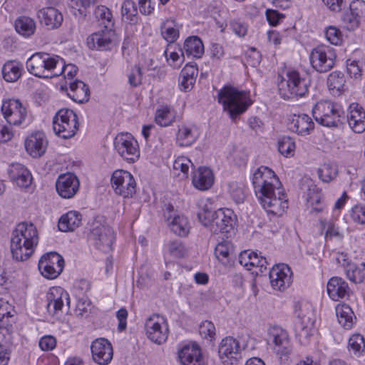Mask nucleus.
<instances>
[{"mask_svg":"<svg viewBox=\"0 0 365 365\" xmlns=\"http://www.w3.org/2000/svg\"><path fill=\"white\" fill-rule=\"evenodd\" d=\"M279 152L285 157L293 156L295 150V143L289 137H283L278 142Z\"/></svg>","mask_w":365,"mask_h":365,"instance_id":"nucleus-52","label":"nucleus"},{"mask_svg":"<svg viewBox=\"0 0 365 365\" xmlns=\"http://www.w3.org/2000/svg\"><path fill=\"white\" fill-rule=\"evenodd\" d=\"M94 15L98 21L104 25L105 28L113 27L114 21L113 14L108 7L103 5L98 6L95 9Z\"/></svg>","mask_w":365,"mask_h":365,"instance_id":"nucleus-46","label":"nucleus"},{"mask_svg":"<svg viewBox=\"0 0 365 365\" xmlns=\"http://www.w3.org/2000/svg\"><path fill=\"white\" fill-rule=\"evenodd\" d=\"M53 129L56 135L63 139L73 137L78 130L77 115L70 109H61L54 116Z\"/></svg>","mask_w":365,"mask_h":365,"instance_id":"nucleus-7","label":"nucleus"},{"mask_svg":"<svg viewBox=\"0 0 365 365\" xmlns=\"http://www.w3.org/2000/svg\"><path fill=\"white\" fill-rule=\"evenodd\" d=\"M48 140L43 132H35L29 135L25 140L26 152L33 158L42 156L46 150Z\"/></svg>","mask_w":365,"mask_h":365,"instance_id":"nucleus-24","label":"nucleus"},{"mask_svg":"<svg viewBox=\"0 0 365 365\" xmlns=\"http://www.w3.org/2000/svg\"><path fill=\"white\" fill-rule=\"evenodd\" d=\"M15 29L19 34L29 37L34 34L36 24L30 17L20 16L15 21Z\"/></svg>","mask_w":365,"mask_h":365,"instance_id":"nucleus-43","label":"nucleus"},{"mask_svg":"<svg viewBox=\"0 0 365 365\" xmlns=\"http://www.w3.org/2000/svg\"><path fill=\"white\" fill-rule=\"evenodd\" d=\"M218 354L221 362L225 365H233L240 358L238 341L229 336L223 339L220 344Z\"/></svg>","mask_w":365,"mask_h":365,"instance_id":"nucleus-21","label":"nucleus"},{"mask_svg":"<svg viewBox=\"0 0 365 365\" xmlns=\"http://www.w3.org/2000/svg\"><path fill=\"white\" fill-rule=\"evenodd\" d=\"M197 136L194 126L182 125L179 127L177 133V143L181 147L190 146L196 141Z\"/></svg>","mask_w":365,"mask_h":365,"instance_id":"nucleus-38","label":"nucleus"},{"mask_svg":"<svg viewBox=\"0 0 365 365\" xmlns=\"http://www.w3.org/2000/svg\"><path fill=\"white\" fill-rule=\"evenodd\" d=\"M56 346V340L52 336H44L39 341V347L43 351H51Z\"/></svg>","mask_w":365,"mask_h":365,"instance_id":"nucleus-64","label":"nucleus"},{"mask_svg":"<svg viewBox=\"0 0 365 365\" xmlns=\"http://www.w3.org/2000/svg\"><path fill=\"white\" fill-rule=\"evenodd\" d=\"M37 16L41 24L49 30L59 28L63 21L61 12L53 6L41 9L38 11Z\"/></svg>","mask_w":365,"mask_h":365,"instance_id":"nucleus-25","label":"nucleus"},{"mask_svg":"<svg viewBox=\"0 0 365 365\" xmlns=\"http://www.w3.org/2000/svg\"><path fill=\"white\" fill-rule=\"evenodd\" d=\"M170 255L174 257L181 258L186 254V249L180 240H173L167 245Z\"/></svg>","mask_w":365,"mask_h":365,"instance_id":"nucleus-59","label":"nucleus"},{"mask_svg":"<svg viewBox=\"0 0 365 365\" xmlns=\"http://www.w3.org/2000/svg\"><path fill=\"white\" fill-rule=\"evenodd\" d=\"M117 36L113 28H105L98 32L93 33L86 39V43L92 50H111L116 44Z\"/></svg>","mask_w":365,"mask_h":365,"instance_id":"nucleus-18","label":"nucleus"},{"mask_svg":"<svg viewBox=\"0 0 365 365\" xmlns=\"http://www.w3.org/2000/svg\"><path fill=\"white\" fill-rule=\"evenodd\" d=\"M345 272L347 278L354 283H361L364 279L363 270L354 263L345 269Z\"/></svg>","mask_w":365,"mask_h":365,"instance_id":"nucleus-58","label":"nucleus"},{"mask_svg":"<svg viewBox=\"0 0 365 365\" xmlns=\"http://www.w3.org/2000/svg\"><path fill=\"white\" fill-rule=\"evenodd\" d=\"M215 255L222 264L225 267L230 266L235 257L234 247L231 242H220L215 247Z\"/></svg>","mask_w":365,"mask_h":365,"instance_id":"nucleus-34","label":"nucleus"},{"mask_svg":"<svg viewBox=\"0 0 365 365\" xmlns=\"http://www.w3.org/2000/svg\"><path fill=\"white\" fill-rule=\"evenodd\" d=\"M287 78L282 79L278 84L279 94L284 99L294 97H302L308 93L310 81L302 77L297 71H289Z\"/></svg>","mask_w":365,"mask_h":365,"instance_id":"nucleus-6","label":"nucleus"},{"mask_svg":"<svg viewBox=\"0 0 365 365\" xmlns=\"http://www.w3.org/2000/svg\"><path fill=\"white\" fill-rule=\"evenodd\" d=\"M91 349L94 361L100 365H107L113 359L112 345L104 338L98 339L93 341Z\"/></svg>","mask_w":365,"mask_h":365,"instance_id":"nucleus-23","label":"nucleus"},{"mask_svg":"<svg viewBox=\"0 0 365 365\" xmlns=\"http://www.w3.org/2000/svg\"><path fill=\"white\" fill-rule=\"evenodd\" d=\"M335 58L334 50L326 45L317 46L310 53L311 64L319 73H325L331 69Z\"/></svg>","mask_w":365,"mask_h":365,"instance_id":"nucleus-14","label":"nucleus"},{"mask_svg":"<svg viewBox=\"0 0 365 365\" xmlns=\"http://www.w3.org/2000/svg\"><path fill=\"white\" fill-rule=\"evenodd\" d=\"M26 67L34 76L52 78L61 76L63 59L57 55L37 52L27 59Z\"/></svg>","mask_w":365,"mask_h":365,"instance_id":"nucleus-3","label":"nucleus"},{"mask_svg":"<svg viewBox=\"0 0 365 365\" xmlns=\"http://www.w3.org/2000/svg\"><path fill=\"white\" fill-rule=\"evenodd\" d=\"M63 267V258L55 252L43 255L38 262V269L47 279L56 278L62 272Z\"/></svg>","mask_w":365,"mask_h":365,"instance_id":"nucleus-17","label":"nucleus"},{"mask_svg":"<svg viewBox=\"0 0 365 365\" xmlns=\"http://www.w3.org/2000/svg\"><path fill=\"white\" fill-rule=\"evenodd\" d=\"M315 120L327 127H337L340 122L341 110L329 101H322L312 108Z\"/></svg>","mask_w":365,"mask_h":365,"instance_id":"nucleus-10","label":"nucleus"},{"mask_svg":"<svg viewBox=\"0 0 365 365\" xmlns=\"http://www.w3.org/2000/svg\"><path fill=\"white\" fill-rule=\"evenodd\" d=\"M1 111L4 118L10 125L20 126L27 117L26 107L17 99L3 101Z\"/></svg>","mask_w":365,"mask_h":365,"instance_id":"nucleus-15","label":"nucleus"},{"mask_svg":"<svg viewBox=\"0 0 365 365\" xmlns=\"http://www.w3.org/2000/svg\"><path fill=\"white\" fill-rule=\"evenodd\" d=\"M22 64L16 61H8L2 68L4 79L7 82H16L22 74Z\"/></svg>","mask_w":365,"mask_h":365,"instance_id":"nucleus-40","label":"nucleus"},{"mask_svg":"<svg viewBox=\"0 0 365 365\" xmlns=\"http://www.w3.org/2000/svg\"><path fill=\"white\" fill-rule=\"evenodd\" d=\"M190 166H193V164L188 158L179 156L173 162V173L175 175L180 176L182 175V178H186L188 176Z\"/></svg>","mask_w":365,"mask_h":365,"instance_id":"nucleus-47","label":"nucleus"},{"mask_svg":"<svg viewBox=\"0 0 365 365\" xmlns=\"http://www.w3.org/2000/svg\"><path fill=\"white\" fill-rule=\"evenodd\" d=\"M348 349L354 354H360L365 349V341L361 334H353L349 340Z\"/></svg>","mask_w":365,"mask_h":365,"instance_id":"nucleus-54","label":"nucleus"},{"mask_svg":"<svg viewBox=\"0 0 365 365\" xmlns=\"http://www.w3.org/2000/svg\"><path fill=\"white\" fill-rule=\"evenodd\" d=\"M322 194L320 190L314 185H312L308 189L307 202L312 211L320 212L324 210V205L321 203Z\"/></svg>","mask_w":365,"mask_h":365,"instance_id":"nucleus-44","label":"nucleus"},{"mask_svg":"<svg viewBox=\"0 0 365 365\" xmlns=\"http://www.w3.org/2000/svg\"><path fill=\"white\" fill-rule=\"evenodd\" d=\"M314 128V123L312 118L304 113L294 115L290 123V129L300 135L310 134Z\"/></svg>","mask_w":365,"mask_h":365,"instance_id":"nucleus-33","label":"nucleus"},{"mask_svg":"<svg viewBox=\"0 0 365 365\" xmlns=\"http://www.w3.org/2000/svg\"><path fill=\"white\" fill-rule=\"evenodd\" d=\"M183 51L187 56L199 58L204 53V46L200 38L191 36L185 40Z\"/></svg>","mask_w":365,"mask_h":365,"instance_id":"nucleus-39","label":"nucleus"},{"mask_svg":"<svg viewBox=\"0 0 365 365\" xmlns=\"http://www.w3.org/2000/svg\"><path fill=\"white\" fill-rule=\"evenodd\" d=\"M345 78L340 73L333 72L327 78V86L333 95H340L345 90Z\"/></svg>","mask_w":365,"mask_h":365,"instance_id":"nucleus-45","label":"nucleus"},{"mask_svg":"<svg viewBox=\"0 0 365 365\" xmlns=\"http://www.w3.org/2000/svg\"><path fill=\"white\" fill-rule=\"evenodd\" d=\"M48 307L51 309L53 307V314L58 311H61L64 303H66L68 308L70 307V297L69 294L61 287H56L51 289L48 294Z\"/></svg>","mask_w":365,"mask_h":365,"instance_id":"nucleus-30","label":"nucleus"},{"mask_svg":"<svg viewBox=\"0 0 365 365\" xmlns=\"http://www.w3.org/2000/svg\"><path fill=\"white\" fill-rule=\"evenodd\" d=\"M199 333L202 338L212 339L215 336V327L210 321L202 322L199 327Z\"/></svg>","mask_w":365,"mask_h":365,"instance_id":"nucleus-60","label":"nucleus"},{"mask_svg":"<svg viewBox=\"0 0 365 365\" xmlns=\"http://www.w3.org/2000/svg\"><path fill=\"white\" fill-rule=\"evenodd\" d=\"M297 320L294 329L297 336L302 344H307L313 334L314 317L312 309L308 305L296 307Z\"/></svg>","mask_w":365,"mask_h":365,"instance_id":"nucleus-9","label":"nucleus"},{"mask_svg":"<svg viewBox=\"0 0 365 365\" xmlns=\"http://www.w3.org/2000/svg\"><path fill=\"white\" fill-rule=\"evenodd\" d=\"M252 184L262 207L274 215H282L288 207V200L274 172L267 167L259 168L253 174Z\"/></svg>","mask_w":365,"mask_h":365,"instance_id":"nucleus-1","label":"nucleus"},{"mask_svg":"<svg viewBox=\"0 0 365 365\" xmlns=\"http://www.w3.org/2000/svg\"><path fill=\"white\" fill-rule=\"evenodd\" d=\"M365 16V1L354 0L349 5V11L343 16V21L348 23L351 29L357 27L360 20Z\"/></svg>","mask_w":365,"mask_h":365,"instance_id":"nucleus-29","label":"nucleus"},{"mask_svg":"<svg viewBox=\"0 0 365 365\" xmlns=\"http://www.w3.org/2000/svg\"><path fill=\"white\" fill-rule=\"evenodd\" d=\"M351 217L359 224H365V206L356 205L351 209Z\"/></svg>","mask_w":365,"mask_h":365,"instance_id":"nucleus-62","label":"nucleus"},{"mask_svg":"<svg viewBox=\"0 0 365 365\" xmlns=\"http://www.w3.org/2000/svg\"><path fill=\"white\" fill-rule=\"evenodd\" d=\"M111 184L115 193L123 197H132L135 193L136 183L135 179L126 170H115L111 178Z\"/></svg>","mask_w":365,"mask_h":365,"instance_id":"nucleus-16","label":"nucleus"},{"mask_svg":"<svg viewBox=\"0 0 365 365\" xmlns=\"http://www.w3.org/2000/svg\"><path fill=\"white\" fill-rule=\"evenodd\" d=\"M338 171L336 165L331 164H324L318 170V175L323 182H329L334 179L337 175Z\"/></svg>","mask_w":365,"mask_h":365,"instance_id":"nucleus-53","label":"nucleus"},{"mask_svg":"<svg viewBox=\"0 0 365 365\" xmlns=\"http://www.w3.org/2000/svg\"><path fill=\"white\" fill-rule=\"evenodd\" d=\"M229 192L233 200L237 204L243 202L246 197L244 186L242 184L235 182H230Z\"/></svg>","mask_w":365,"mask_h":365,"instance_id":"nucleus-56","label":"nucleus"},{"mask_svg":"<svg viewBox=\"0 0 365 365\" xmlns=\"http://www.w3.org/2000/svg\"><path fill=\"white\" fill-rule=\"evenodd\" d=\"M321 231L324 234L326 240L333 237L342 239L343 235L340 232L338 226L331 220H320Z\"/></svg>","mask_w":365,"mask_h":365,"instance_id":"nucleus-48","label":"nucleus"},{"mask_svg":"<svg viewBox=\"0 0 365 365\" xmlns=\"http://www.w3.org/2000/svg\"><path fill=\"white\" fill-rule=\"evenodd\" d=\"M82 216L77 211H70L59 219L58 227L62 232L73 231L81 226Z\"/></svg>","mask_w":365,"mask_h":365,"instance_id":"nucleus-36","label":"nucleus"},{"mask_svg":"<svg viewBox=\"0 0 365 365\" xmlns=\"http://www.w3.org/2000/svg\"><path fill=\"white\" fill-rule=\"evenodd\" d=\"M198 217L201 223L214 234H230L234 230L237 221L234 212L227 208L219 209L212 213H205L203 219L202 215L199 214Z\"/></svg>","mask_w":365,"mask_h":365,"instance_id":"nucleus-5","label":"nucleus"},{"mask_svg":"<svg viewBox=\"0 0 365 365\" xmlns=\"http://www.w3.org/2000/svg\"><path fill=\"white\" fill-rule=\"evenodd\" d=\"M324 35L327 40L335 46L341 45L343 40V34L340 29L334 26L326 28Z\"/></svg>","mask_w":365,"mask_h":365,"instance_id":"nucleus-55","label":"nucleus"},{"mask_svg":"<svg viewBox=\"0 0 365 365\" xmlns=\"http://www.w3.org/2000/svg\"><path fill=\"white\" fill-rule=\"evenodd\" d=\"M9 177L21 187H28L32 182L30 171L21 164H13L9 170Z\"/></svg>","mask_w":365,"mask_h":365,"instance_id":"nucleus-32","label":"nucleus"},{"mask_svg":"<svg viewBox=\"0 0 365 365\" xmlns=\"http://www.w3.org/2000/svg\"><path fill=\"white\" fill-rule=\"evenodd\" d=\"M171 48L172 46H169L165 51L164 54L170 66H173V68H178L180 66L183 61L184 51L180 49V55L175 51H170Z\"/></svg>","mask_w":365,"mask_h":365,"instance_id":"nucleus-57","label":"nucleus"},{"mask_svg":"<svg viewBox=\"0 0 365 365\" xmlns=\"http://www.w3.org/2000/svg\"><path fill=\"white\" fill-rule=\"evenodd\" d=\"M267 343L272 346L274 351L280 358L287 356L292 352L289 335L284 329L279 326L274 325L269 328Z\"/></svg>","mask_w":365,"mask_h":365,"instance_id":"nucleus-13","label":"nucleus"},{"mask_svg":"<svg viewBox=\"0 0 365 365\" xmlns=\"http://www.w3.org/2000/svg\"><path fill=\"white\" fill-rule=\"evenodd\" d=\"M217 101L232 119L245 113L252 104L250 95L232 86H224L217 93Z\"/></svg>","mask_w":365,"mask_h":365,"instance_id":"nucleus-4","label":"nucleus"},{"mask_svg":"<svg viewBox=\"0 0 365 365\" xmlns=\"http://www.w3.org/2000/svg\"><path fill=\"white\" fill-rule=\"evenodd\" d=\"M258 254L250 250H245L240 254L239 262L247 270H252L256 266Z\"/></svg>","mask_w":365,"mask_h":365,"instance_id":"nucleus-50","label":"nucleus"},{"mask_svg":"<svg viewBox=\"0 0 365 365\" xmlns=\"http://www.w3.org/2000/svg\"><path fill=\"white\" fill-rule=\"evenodd\" d=\"M192 182L193 186L197 190H207L213 185V173L208 168L200 167L194 172Z\"/></svg>","mask_w":365,"mask_h":365,"instance_id":"nucleus-31","label":"nucleus"},{"mask_svg":"<svg viewBox=\"0 0 365 365\" xmlns=\"http://www.w3.org/2000/svg\"><path fill=\"white\" fill-rule=\"evenodd\" d=\"M347 120L354 133H362L365 130V111L358 103L350 105Z\"/></svg>","mask_w":365,"mask_h":365,"instance_id":"nucleus-27","label":"nucleus"},{"mask_svg":"<svg viewBox=\"0 0 365 365\" xmlns=\"http://www.w3.org/2000/svg\"><path fill=\"white\" fill-rule=\"evenodd\" d=\"M197 73L198 70L195 66L187 64L180 73L179 82L180 89L184 91L190 90L195 83Z\"/></svg>","mask_w":365,"mask_h":365,"instance_id":"nucleus-37","label":"nucleus"},{"mask_svg":"<svg viewBox=\"0 0 365 365\" xmlns=\"http://www.w3.org/2000/svg\"><path fill=\"white\" fill-rule=\"evenodd\" d=\"M88 238L93 242L97 249L107 252L112 250L115 236L110 226L101 220H95L91 224Z\"/></svg>","mask_w":365,"mask_h":365,"instance_id":"nucleus-8","label":"nucleus"},{"mask_svg":"<svg viewBox=\"0 0 365 365\" xmlns=\"http://www.w3.org/2000/svg\"><path fill=\"white\" fill-rule=\"evenodd\" d=\"M68 96L75 102L83 103L89 99L90 90L88 86L81 81L71 82Z\"/></svg>","mask_w":365,"mask_h":365,"instance_id":"nucleus-35","label":"nucleus"},{"mask_svg":"<svg viewBox=\"0 0 365 365\" xmlns=\"http://www.w3.org/2000/svg\"><path fill=\"white\" fill-rule=\"evenodd\" d=\"M329 297L334 301L348 298L351 292L347 282L341 277H331L327 285Z\"/></svg>","mask_w":365,"mask_h":365,"instance_id":"nucleus-26","label":"nucleus"},{"mask_svg":"<svg viewBox=\"0 0 365 365\" xmlns=\"http://www.w3.org/2000/svg\"><path fill=\"white\" fill-rule=\"evenodd\" d=\"M182 365H202V356L200 347L195 344L184 346L178 353Z\"/></svg>","mask_w":365,"mask_h":365,"instance_id":"nucleus-28","label":"nucleus"},{"mask_svg":"<svg viewBox=\"0 0 365 365\" xmlns=\"http://www.w3.org/2000/svg\"><path fill=\"white\" fill-rule=\"evenodd\" d=\"M145 331L147 337L153 343L160 345L168 337L169 328L166 319L159 314H153L145 322Z\"/></svg>","mask_w":365,"mask_h":365,"instance_id":"nucleus-12","label":"nucleus"},{"mask_svg":"<svg viewBox=\"0 0 365 365\" xmlns=\"http://www.w3.org/2000/svg\"><path fill=\"white\" fill-rule=\"evenodd\" d=\"M346 70L351 78H357L361 75V67L359 61L348 60Z\"/></svg>","mask_w":365,"mask_h":365,"instance_id":"nucleus-63","label":"nucleus"},{"mask_svg":"<svg viewBox=\"0 0 365 365\" xmlns=\"http://www.w3.org/2000/svg\"><path fill=\"white\" fill-rule=\"evenodd\" d=\"M79 187L78 178L71 173L61 175L56 182L57 192L65 199L72 198L78 191Z\"/></svg>","mask_w":365,"mask_h":365,"instance_id":"nucleus-22","label":"nucleus"},{"mask_svg":"<svg viewBox=\"0 0 365 365\" xmlns=\"http://www.w3.org/2000/svg\"><path fill=\"white\" fill-rule=\"evenodd\" d=\"M173 21L167 20L161 26L163 38L170 43H173L179 36V31L173 25Z\"/></svg>","mask_w":365,"mask_h":365,"instance_id":"nucleus-51","label":"nucleus"},{"mask_svg":"<svg viewBox=\"0 0 365 365\" xmlns=\"http://www.w3.org/2000/svg\"><path fill=\"white\" fill-rule=\"evenodd\" d=\"M164 217L170 230L176 235L185 237L188 235L190 226L187 218L178 214L172 205H165Z\"/></svg>","mask_w":365,"mask_h":365,"instance_id":"nucleus-19","label":"nucleus"},{"mask_svg":"<svg viewBox=\"0 0 365 365\" xmlns=\"http://www.w3.org/2000/svg\"><path fill=\"white\" fill-rule=\"evenodd\" d=\"M38 240L37 228L33 223H19L10 238V251L13 259L17 262L28 260L34 253Z\"/></svg>","mask_w":365,"mask_h":365,"instance_id":"nucleus-2","label":"nucleus"},{"mask_svg":"<svg viewBox=\"0 0 365 365\" xmlns=\"http://www.w3.org/2000/svg\"><path fill=\"white\" fill-rule=\"evenodd\" d=\"M292 277L291 269L285 264L274 266L269 271L270 284L278 291H284L291 285Z\"/></svg>","mask_w":365,"mask_h":365,"instance_id":"nucleus-20","label":"nucleus"},{"mask_svg":"<svg viewBox=\"0 0 365 365\" xmlns=\"http://www.w3.org/2000/svg\"><path fill=\"white\" fill-rule=\"evenodd\" d=\"M115 150L128 163H134L140 157L138 141L128 133L118 134L113 141Z\"/></svg>","mask_w":365,"mask_h":365,"instance_id":"nucleus-11","label":"nucleus"},{"mask_svg":"<svg viewBox=\"0 0 365 365\" xmlns=\"http://www.w3.org/2000/svg\"><path fill=\"white\" fill-rule=\"evenodd\" d=\"M336 314L339 323L346 329H349L353 326L354 312L347 304H338L336 307Z\"/></svg>","mask_w":365,"mask_h":365,"instance_id":"nucleus-42","label":"nucleus"},{"mask_svg":"<svg viewBox=\"0 0 365 365\" xmlns=\"http://www.w3.org/2000/svg\"><path fill=\"white\" fill-rule=\"evenodd\" d=\"M176 118V113L175 110L168 106H161L159 107L155 116V123L163 127L171 125Z\"/></svg>","mask_w":365,"mask_h":365,"instance_id":"nucleus-41","label":"nucleus"},{"mask_svg":"<svg viewBox=\"0 0 365 365\" xmlns=\"http://www.w3.org/2000/svg\"><path fill=\"white\" fill-rule=\"evenodd\" d=\"M143 78L142 70L139 66H135L128 76V82L133 87H136L141 84Z\"/></svg>","mask_w":365,"mask_h":365,"instance_id":"nucleus-61","label":"nucleus"},{"mask_svg":"<svg viewBox=\"0 0 365 365\" xmlns=\"http://www.w3.org/2000/svg\"><path fill=\"white\" fill-rule=\"evenodd\" d=\"M121 14L126 21L130 23L135 22L138 15L135 3L133 0H125L121 6Z\"/></svg>","mask_w":365,"mask_h":365,"instance_id":"nucleus-49","label":"nucleus"}]
</instances>
